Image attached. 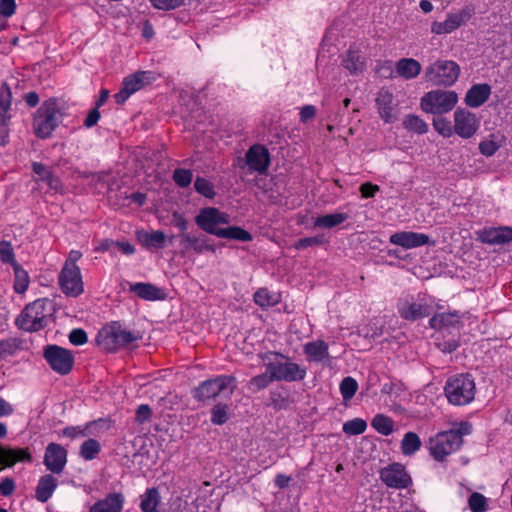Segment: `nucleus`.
Returning <instances> with one entry per match:
<instances>
[{"mask_svg":"<svg viewBox=\"0 0 512 512\" xmlns=\"http://www.w3.org/2000/svg\"><path fill=\"white\" fill-rule=\"evenodd\" d=\"M196 225L204 232L240 242H250L253 236L250 232L239 226L219 228L218 225L229 224L230 217L227 213L215 207L202 208L194 218Z\"/></svg>","mask_w":512,"mask_h":512,"instance_id":"nucleus-1","label":"nucleus"},{"mask_svg":"<svg viewBox=\"0 0 512 512\" xmlns=\"http://www.w3.org/2000/svg\"><path fill=\"white\" fill-rule=\"evenodd\" d=\"M55 307L52 300L40 298L27 304L15 320V325L27 332H37L49 325Z\"/></svg>","mask_w":512,"mask_h":512,"instance_id":"nucleus-2","label":"nucleus"},{"mask_svg":"<svg viewBox=\"0 0 512 512\" xmlns=\"http://www.w3.org/2000/svg\"><path fill=\"white\" fill-rule=\"evenodd\" d=\"M258 357L263 361L267 373L271 374L275 381L298 382L306 377V369L292 362L289 356L276 351L259 353Z\"/></svg>","mask_w":512,"mask_h":512,"instance_id":"nucleus-3","label":"nucleus"},{"mask_svg":"<svg viewBox=\"0 0 512 512\" xmlns=\"http://www.w3.org/2000/svg\"><path fill=\"white\" fill-rule=\"evenodd\" d=\"M471 424L461 422L456 429L437 433L429 440L430 455L438 462L446 460L447 456L455 453L463 445V436L471 433Z\"/></svg>","mask_w":512,"mask_h":512,"instance_id":"nucleus-4","label":"nucleus"},{"mask_svg":"<svg viewBox=\"0 0 512 512\" xmlns=\"http://www.w3.org/2000/svg\"><path fill=\"white\" fill-rule=\"evenodd\" d=\"M62 110L60 101L56 97H51L41 104L34 115L32 124L34 133L38 138L51 137L64 115Z\"/></svg>","mask_w":512,"mask_h":512,"instance_id":"nucleus-5","label":"nucleus"},{"mask_svg":"<svg viewBox=\"0 0 512 512\" xmlns=\"http://www.w3.org/2000/svg\"><path fill=\"white\" fill-rule=\"evenodd\" d=\"M235 387L236 378L233 375H218L200 382L192 390V397L194 400L208 405L222 395L230 396Z\"/></svg>","mask_w":512,"mask_h":512,"instance_id":"nucleus-6","label":"nucleus"},{"mask_svg":"<svg viewBox=\"0 0 512 512\" xmlns=\"http://www.w3.org/2000/svg\"><path fill=\"white\" fill-rule=\"evenodd\" d=\"M448 402L455 406H464L474 400L476 385L469 373L456 374L449 377L444 386Z\"/></svg>","mask_w":512,"mask_h":512,"instance_id":"nucleus-7","label":"nucleus"},{"mask_svg":"<svg viewBox=\"0 0 512 512\" xmlns=\"http://www.w3.org/2000/svg\"><path fill=\"white\" fill-rule=\"evenodd\" d=\"M138 339L137 335L122 328L119 322L105 325L96 336L98 346L106 352H115L118 349L125 348Z\"/></svg>","mask_w":512,"mask_h":512,"instance_id":"nucleus-8","label":"nucleus"},{"mask_svg":"<svg viewBox=\"0 0 512 512\" xmlns=\"http://www.w3.org/2000/svg\"><path fill=\"white\" fill-rule=\"evenodd\" d=\"M458 102V94L452 90H431L420 101L421 109L430 114L442 115L453 110Z\"/></svg>","mask_w":512,"mask_h":512,"instance_id":"nucleus-9","label":"nucleus"},{"mask_svg":"<svg viewBox=\"0 0 512 512\" xmlns=\"http://www.w3.org/2000/svg\"><path fill=\"white\" fill-rule=\"evenodd\" d=\"M460 67L452 60H437L425 69V79L434 86L450 87L459 78Z\"/></svg>","mask_w":512,"mask_h":512,"instance_id":"nucleus-10","label":"nucleus"},{"mask_svg":"<svg viewBox=\"0 0 512 512\" xmlns=\"http://www.w3.org/2000/svg\"><path fill=\"white\" fill-rule=\"evenodd\" d=\"M154 80V73L151 71H137L126 76L120 90L113 96L115 102L119 105L124 104L132 94L150 85Z\"/></svg>","mask_w":512,"mask_h":512,"instance_id":"nucleus-11","label":"nucleus"},{"mask_svg":"<svg viewBox=\"0 0 512 512\" xmlns=\"http://www.w3.org/2000/svg\"><path fill=\"white\" fill-rule=\"evenodd\" d=\"M43 357L51 369L60 375L69 374L74 365V356L68 349L58 345H47L43 351Z\"/></svg>","mask_w":512,"mask_h":512,"instance_id":"nucleus-12","label":"nucleus"},{"mask_svg":"<svg viewBox=\"0 0 512 512\" xmlns=\"http://www.w3.org/2000/svg\"><path fill=\"white\" fill-rule=\"evenodd\" d=\"M380 480L388 487L396 490L407 489L413 484V480L406 467L398 462H393L379 471Z\"/></svg>","mask_w":512,"mask_h":512,"instance_id":"nucleus-13","label":"nucleus"},{"mask_svg":"<svg viewBox=\"0 0 512 512\" xmlns=\"http://www.w3.org/2000/svg\"><path fill=\"white\" fill-rule=\"evenodd\" d=\"M432 310V306L426 301H416L413 296L401 298L397 302L399 316L410 322H415L430 316Z\"/></svg>","mask_w":512,"mask_h":512,"instance_id":"nucleus-14","label":"nucleus"},{"mask_svg":"<svg viewBox=\"0 0 512 512\" xmlns=\"http://www.w3.org/2000/svg\"><path fill=\"white\" fill-rule=\"evenodd\" d=\"M474 9L466 6L455 13H449L443 22L435 21L431 25V32L436 35L449 34L466 24L473 16Z\"/></svg>","mask_w":512,"mask_h":512,"instance_id":"nucleus-15","label":"nucleus"},{"mask_svg":"<svg viewBox=\"0 0 512 512\" xmlns=\"http://www.w3.org/2000/svg\"><path fill=\"white\" fill-rule=\"evenodd\" d=\"M480 120L471 111L458 108L454 112V133L464 139L471 138L479 129Z\"/></svg>","mask_w":512,"mask_h":512,"instance_id":"nucleus-16","label":"nucleus"},{"mask_svg":"<svg viewBox=\"0 0 512 512\" xmlns=\"http://www.w3.org/2000/svg\"><path fill=\"white\" fill-rule=\"evenodd\" d=\"M246 164L251 171L265 174L270 166L269 150L261 144L252 145L245 154Z\"/></svg>","mask_w":512,"mask_h":512,"instance_id":"nucleus-17","label":"nucleus"},{"mask_svg":"<svg viewBox=\"0 0 512 512\" xmlns=\"http://www.w3.org/2000/svg\"><path fill=\"white\" fill-rule=\"evenodd\" d=\"M59 284L65 295L79 296L84 290L80 269L63 267L59 274Z\"/></svg>","mask_w":512,"mask_h":512,"instance_id":"nucleus-18","label":"nucleus"},{"mask_svg":"<svg viewBox=\"0 0 512 512\" xmlns=\"http://www.w3.org/2000/svg\"><path fill=\"white\" fill-rule=\"evenodd\" d=\"M67 462V450L57 443H50L46 447L44 465L55 474H60Z\"/></svg>","mask_w":512,"mask_h":512,"instance_id":"nucleus-19","label":"nucleus"},{"mask_svg":"<svg viewBox=\"0 0 512 512\" xmlns=\"http://www.w3.org/2000/svg\"><path fill=\"white\" fill-rule=\"evenodd\" d=\"M33 456L28 447H9L0 445V466L12 467L17 463H31Z\"/></svg>","mask_w":512,"mask_h":512,"instance_id":"nucleus-20","label":"nucleus"},{"mask_svg":"<svg viewBox=\"0 0 512 512\" xmlns=\"http://www.w3.org/2000/svg\"><path fill=\"white\" fill-rule=\"evenodd\" d=\"M180 245L184 251H193L195 254H202L206 251L215 252L216 248L213 244L209 243L206 236L201 234H195L192 232L179 234Z\"/></svg>","mask_w":512,"mask_h":512,"instance_id":"nucleus-21","label":"nucleus"},{"mask_svg":"<svg viewBox=\"0 0 512 512\" xmlns=\"http://www.w3.org/2000/svg\"><path fill=\"white\" fill-rule=\"evenodd\" d=\"M390 242L405 249H411L435 243L434 241H430L428 235L412 231L396 232L390 236Z\"/></svg>","mask_w":512,"mask_h":512,"instance_id":"nucleus-22","label":"nucleus"},{"mask_svg":"<svg viewBox=\"0 0 512 512\" xmlns=\"http://www.w3.org/2000/svg\"><path fill=\"white\" fill-rule=\"evenodd\" d=\"M478 240L490 245H502L512 241V227L484 228L478 232Z\"/></svg>","mask_w":512,"mask_h":512,"instance_id":"nucleus-23","label":"nucleus"},{"mask_svg":"<svg viewBox=\"0 0 512 512\" xmlns=\"http://www.w3.org/2000/svg\"><path fill=\"white\" fill-rule=\"evenodd\" d=\"M125 497L120 492L108 493L105 498L96 501L89 512H122Z\"/></svg>","mask_w":512,"mask_h":512,"instance_id":"nucleus-24","label":"nucleus"},{"mask_svg":"<svg viewBox=\"0 0 512 512\" xmlns=\"http://www.w3.org/2000/svg\"><path fill=\"white\" fill-rule=\"evenodd\" d=\"M129 291L146 301L164 300L166 298L165 291L151 283H132L129 286Z\"/></svg>","mask_w":512,"mask_h":512,"instance_id":"nucleus-25","label":"nucleus"},{"mask_svg":"<svg viewBox=\"0 0 512 512\" xmlns=\"http://www.w3.org/2000/svg\"><path fill=\"white\" fill-rule=\"evenodd\" d=\"M461 323V316L457 311L435 313L429 319L430 328L441 331L456 328Z\"/></svg>","mask_w":512,"mask_h":512,"instance_id":"nucleus-26","label":"nucleus"},{"mask_svg":"<svg viewBox=\"0 0 512 512\" xmlns=\"http://www.w3.org/2000/svg\"><path fill=\"white\" fill-rule=\"evenodd\" d=\"M491 95V86L487 83L474 84L465 95L467 106L477 108L483 105Z\"/></svg>","mask_w":512,"mask_h":512,"instance_id":"nucleus-27","label":"nucleus"},{"mask_svg":"<svg viewBox=\"0 0 512 512\" xmlns=\"http://www.w3.org/2000/svg\"><path fill=\"white\" fill-rule=\"evenodd\" d=\"M398 76L410 80L416 78L422 70L421 64L413 58H401L395 64Z\"/></svg>","mask_w":512,"mask_h":512,"instance_id":"nucleus-28","label":"nucleus"},{"mask_svg":"<svg viewBox=\"0 0 512 512\" xmlns=\"http://www.w3.org/2000/svg\"><path fill=\"white\" fill-rule=\"evenodd\" d=\"M56 487L57 480L51 474L42 476L36 486L35 498L41 503H46L51 498Z\"/></svg>","mask_w":512,"mask_h":512,"instance_id":"nucleus-29","label":"nucleus"},{"mask_svg":"<svg viewBox=\"0 0 512 512\" xmlns=\"http://www.w3.org/2000/svg\"><path fill=\"white\" fill-rule=\"evenodd\" d=\"M393 94L390 93L388 90H380L377 98H376V105L378 108V112L380 114V117L387 123H390L393 121Z\"/></svg>","mask_w":512,"mask_h":512,"instance_id":"nucleus-30","label":"nucleus"},{"mask_svg":"<svg viewBox=\"0 0 512 512\" xmlns=\"http://www.w3.org/2000/svg\"><path fill=\"white\" fill-rule=\"evenodd\" d=\"M329 346L324 340L307 342L304 345V353L307 359L314 362H322L329 357Z\"/></svg>","mask_w":512,"mask_h":512,"instance_id":"nucleus-31","label":"nucleus"},{"mask_svg":"<svg viewBox=\"0 0 512 512\" xmlns=\"http://www.w3.org/2000/svg\"><path fill=\"white\" fill-rule=\"evenodd\" d=\"M288 389L280 387L270 391L268 406H272L276 411L286 410L293 404Z\"/></svg>","mask_w":512,"mask_h":512,"instance_id":"nucleus-32","label":"nucleus"},{"mask_svg":"<svg viewBox=\"0 0 512 512\" xmlns=\"http://www.w3.org/2000/svg\"><path fill=\"white\" fill-rule=\"evenodd\" d=\"M342 65L351 74H357L364 70L365 60L359 50L350 47L342 60Z\"/></svg>","mask_w":512,"mask_h":512,"instance_id":"nucleus-33","label":"nucleus"},{"mask_svg":"<svg viewBox=\"0 0 512 512\" xmlns=\"http://www.w3.org/2000/svg\"><path fill=\"white\" fill-rule=\"evenodd\" d=\"M23 345L24 341L19 337H9L0 340V361L15 356L24 349Z\"/></svg>","mask_w":512,"mask_h":512,"instance_id":"nucleus-34","label":"nucleus"},{"mask_svg":"<svg viewBox=\"0 0 512 512\" xmlns=\"http://www.w3.org/2000/svg\"><path fill=\"white\" fill-rule=\"evenodd\" d=\"M32 170L39 176V180L45 182L51 189L57 191L60 188L61 182L59 178L55 176L44 164L33 162Z\"/></svg>","mask_w":512,"mask_h":512,"instance_id":"nucleus-35","label":"nucleus"},{"mask_svg":"<svg viewBox=\"0 0 512 512\" xmlns=\"http://www.w3.org/2000/svg\"><path fill=\"white\" fill-rule=\"evenodd\" d=\"M160 493L157 488H148L146 492L141 495L140 509L142 512H158L160 504Z\"/></svg>","mask_w":512,"mask_h":512,"instance_id":"nucleus-36","label":"nucleus"},{"mask_svg":"<svg viewBox=\"0 0 512 512\" xmlns=\"http://www.w3.org/2000/svg\"><path fill=\"white\" fill-rule=\"evenodd\" d=\"M422 446L420 437L412 431L404 434L401 441V452L405 456L415 454Z\"/></svg>","mask_w":512,"mask_h":512,"instance_id":"nucleus-37","label":"nucleus"},{"mask_svg":"<svg viewBox=\"0 0 512 512\" xmlns=\"http://www.w3.org/2000/svg\"><path fill=\"white\" fill-rule=\"evenodd\" d=\"M12 267L14 271V291L18 294H22L28 289L30 283L29 275L19 263H14Z\"/></svg>","mask_w":512,"mask_h":512,"instance_id":"nucleus-38","label":"nucleus"},{"mask_svg":"<svg viewBox=\"0 0 512 512\" xmlns=\"http://www.w3.org/2000/svg\"><path fill=\"white\" fill-rule=\"evenodd\" d=\"M348 218L346 213H334L318 216L315 221V227L331 229L343 223Z\"/></svg>","mask_w":512,"mask_h":512,"instance_id":"nucleus-39","label":"nucleus"},{"mask_svg":"<svg viewBox=\"0 0 512 512\" xmlns=\"http://www.w3.org/2000/svg\"><path fill=\"white\" fill-rule=\"evenodd\" d=\"M140 240L147 248L162 249L165 247L166 236L162 231L157 230L145 232Z\"/></svg>","mask_w":512,"mask_h":512,"instance_id":"nucleus-40","label":"nucleus"},{"mask_svg":"<svg viewBox=\"0 0 512 512\" xmlns=\"http://www.w3.org/2000/svg\"><path fill=\"white\" fill-rule=\"evenodd\" d=\"M403 127L417 134H425L428 131L427 123L419 116L414 114L406 115L403 119Z\"/></svg>","mask_w":512,"mask_h":512,"instance_id":"nucleus-41","label":"nucleus"},{"mask_svg":"<svg viewBox=\"0 0 512 512\" xmlns=\"http://www.w3.org/2000/svg\"><path fill=\"white\" fill-rule=\"evenodd\" d=\"M371 426L380 434L384 436L390 435L394 430V422L393 420L384 415L377 414L371 421Z\"/></svg>","mask_w":512,"mask_h":512,"instance_id":"nucleus-42","label":"nucleus"},{"mask_svg":"<svg viewBox=\"0 0 512 512\" xmlns=\"http://www.w3.org/2000/svg\"><path fill=\"white\" fill-rule=\"evenodd\" d=\"M101 451L100 443L93 439L89 438L85 440L80 447V456L87 461L93 460L97 457V455Z\"/></svg>","mask_w":512,"mask_h":512,"instance_id":"nucleus-43","label":"nucleus"},{"mask_svg":"<svg viewBox=\"0 0 512 512\" xmlns=\"http://www.w3.org/2000/svg\"><path fill=\"white\" fill-rule=\"evenodd\" d=\"M273 381L275 380L272 375L266 371L265 373L252 377L247 384V388L250 392L256 393L267 388Z\"/></svg>","mask_w":512,"mask_h":512,"instance_id":"nucleus-44","label":"nucleus"},{"mask_svg":"<svg viewBox=\"0 0 512 512\" xmlns=\"http://www.w3.org/2000/svg\"><path fill=\"white\" fill-rule=\"evenodd\" d=\"M254 302L261 307H271L278 303V298L267 288H260L254 293Z\"/></svg>","mask_w":512,"mask_h":512,"instance_id":"nucleus-45","label":"nucleus"},{"mask_svg":"<svg viewBox=\"0 0 512 512\" xmlns=\"http://www.w3.org/2000/svg\"><path fill=\"white\" fill-rule=\"evenodd\" d=\"M195 191L208 199H213L216 196L214 185L204 177L197 176L194 181Z\"/></svg>","mask_w":512,"mask_h":512,"instance_id":"nucleus-46","label":"nucleus"},{"mask_svg":"<svg viewBox=\"0 0 512 512\" xmlns=\"http://www.w3.org/2000/svg\"><path fill=\"white\" fill-rule=\"evenodd\" d=\"M229 406L227 404L218 403L211 409V422L214 425H223L228 419Z\"/></svg>","mask_w":512,"mask_h":512,"instance_id":"nucleus-47","label":"nucleus"},{"mask_svg":"<svg viewBox=\"0 0 512 512\" xmlns=\"http://www.w3.org/2000/svg\"><path fill=\"white\" fill-rule=\"evenodd\" d=\"M12 104V92L7 82L0 85V113L10 115L9 111Z\"/></svg>","mask_w":512,"mask_h":512,"instance_id":"nucleus-48","label":"nucleus"},{"mask_svg":"<svg viewBox=\"0 0 512 512\" xmlns=\"http://www.w3.org/2000/svg\"><path fill=\"white\" fill-rule=\"evenodd\" d=\"M468 506L472 512H486L488 509V500L483 494L473 492L468 498Z\"/></svg>","mask_w":512,"mask_h":512,"instance_id":"nucleus-49","label":"nucleus"},{"mask_svg":"<svg viewBox=\"0 0 512 512\" xmlns=\"http://www.w3.org/2000/svg\"><path fill=\"white\" fill-rule=\"evenodd\" d=\"M358 390L357 381L348 376L345 377L340 383V392L344 400H350L354 397Z\"/></svg>","mask_w":512,"mask_h":512,"instance_id":"nucleus-50","label":"nucleus"},{"mask_svg":"<svg viewBox=\"0 0 512 512\" xmlns=\"http://www.w3.org/2000/svg\"><path fill=\"white\" fill-rule=\"evenodd\" d=\"M367 423L361 418H354L343 424V431L348 435H359L365 432Z\"/></svg>","mask_w":512,"mask_h":512,"instance_id":"nucleus-51","label":"nucleus"},{"mask_svg":"<svg viewBox=\"0 0 512 512\" xmlns=\"http://www.w3.org/2000/svg\"><path fill=\"white\" fill-rule=\"evenodd\" d=\"M193 178V173L189 169L177 168L174 170L172 179L175 184L181 188L188 187Z\"/></svg>","mask_w":512,"mask_h":512,"instance_id":"nucleus-52","label":"nucleus"},{"mask_svg":"<svg viewBox=\"0 0 512 512\" xmlns=\"http://www.w3.org/2000/svg\"><path fill=\"white\" fill-rule=\"evenodd\" d=\"M432 124L434 129L444 137H450L454 132V125L452 126L451 121L441 115L435 117Z\"/></svg>","mask_w":512,"mask_h":512,"instance_id":"nucleus-53","label":"nucleus"},{"mask_svg":"<svg viewBox=\"0 0 512 512\" xmlns=\"http://www.w3.org/2000/svg\"><path fill=\"white\" fill-rule=\"evenodd\" d=\"M0 260L5 264L11 265H14V263H18L15 260L13 247L9 241H0Z\"/></svg>","mask_w":512,"mask_h":512,"instance_id":"nucleus-54","label":"nucleus"},{"mask_svg":"<svg viewBox=\"0 0 512 512\" xmlns=\"http://www.w3.org/2000/svg\"><path fill=\"white\" fill-rule=\"evenodd\" d=\"M151 5L158 10L170 11L185 5L186 0H149Z\"/></svg>","mask_w":512,"mask_h":512,"instance_id":"nucleus-55","label":"nucleus"},{"mask_svg":"<svg viewBox=\"0 0 512 512\" xmlns=\"http://www.w3.org/2000/svg\"><path fill=\"white\" fill-rule=\"evenodd\" d=\"M324 244V238L322 235H317L313 237H305L296 241L293 247L296 250H303L311 246H320Z\"/></svg>","mask_w":512,"mask_h":512,"instance_id":"nucleus-56","label":"nucleus"},{"mask_svg":"<svg viewBox=\"0 0 512 512\" xmlns=\"http://www.w3.org/2000/svg\"><path fill=\"white\" fill-rule=\"evenodd\" d=\"M435 345L443 353H452L458 349V347L460 346V343L457 339H454V338H450V339L437 338Z\"/></svg>","mask_w":512,"mask_h":512,"instance_id":"nucleus-57","label":"nucleus"},{"mask_svg":"<svg viewBox=\"0 0 512 512\" xmlns=\"http://www.w3.org/2000/svg\"><path fill=\"white\" fill-rule=\"evenodd\" d=\"M85 429L88 430V434H98L103 431L110 429V423L108 420L100 418L98 420L90 421L86 424Z\"/></svg>","mask_w":512,"mask_h":512,"instance_id":"nucleus-58","label":"nucleus"},{"mask_svg":"<svg viewBox=\"0 0 512 512\" xmlns=\"http://www.w3.org/2000/svg\"><path fill=\"white\" fill-rule=\"evenodd\" d=\"M11 115L0 113V145L5 146L9 141V122Z\"/></svg>","mask_w":512,"mask_h":512,"instance_id":"nucleus-59","label":"nucleus"},{"mask_svg":"<svg viewBox=\"0 0 512 512\" xmlns=\"http://www.w3.org/2000/svg\"><path fill=\"white\" fill-rule=\"evenodd\" d=\"M499 148L500 144H498L492 139H486L479 143L480 153L487 157L493 156L498 151Z\"/></svg>","mask_w":512,"mask_h":512,"instance_id":"nucleus-60","label":"nucleus"},{"mask_svg":"<svg viewBox=\"0 0 512 512\" xmlns=\"http://www.w3.org/2000/svg\"><path fill=\"white\" fill-rule=\"evenodd\" d=\"M152 417V409L147 404H141L137 407L135 412V422L138 424H143L145 422L150 421Z\"/></svg>","mask_w":512,"mask_h":512,"instance_id":"nucleus-61","label":"nucleus"},{"mask_svg":"<svg viewBox=\"0 0 512 512\" xmlns=\"http://www.w3.org/2000/svg\"><path fill=\"white\" fill-rule=\"evenodd\" d=\"M69 341L75 346H80L88 341V337L83 329H73L69 334Z\"/></svg>","mask_w":512,"mask_h":512,"instance_id":"nucleus-62","label":"nucleus"},{"mask_svg":"<svg viewBox=\"0 0 512 512\" xmlns=\"http://www.w3.org/2000/svg\"><path fill=\"white\" fill-rule=\"evenodd\" d=\"M376 72L385 78L393 77V63L390 60L379 61L376 64Z\"/></svg>","mask_w":512,"mask_h":512,"instance_id":"nucleus-63","label":"nucleus"},{"mask_svg":"<svg viewBox=\"0 0 512 512\" xmlns=\"http://www.w3.org/2000/svg\"><path fill=\"white\" fill-rule=\"evenodd\" d=\"M359 191L363 198H373L380 191V187L371 182H365L360 185Z\"/></svg>","mask_w":512,"mask_h":512,"instance_id":"nucleus-64","label":"nucleus"}]
</instances>
